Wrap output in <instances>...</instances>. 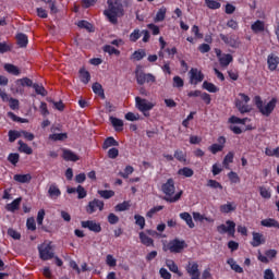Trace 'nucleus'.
Listing matches in <instances>:
<instances>
[{"mask_svg":"<svg viewBox=\"0 0 279 279\" xmlns=\"http://www.w3.org/2000/svg\"><path fill=\"white\" fill-rule=\"evenodd\" d=\"M104 14L109 23L117 25L119 19L125 14L123 3H121L120 0H108L107 9L104 11Z\"/></svg>","mask_w":279,"mask_h":279,"instance_id":"1","label":"nucleus"},{"mask_svg":"<svg viewBox=\"0 0 279 279\" xmlns=\"http://www.w3.org/2000/svg\"><path fill=\"white\" fill-rule=\"evenodd\" d=\"M162 193L167 196L165 197L166 202H170V204H173L175 202H179L180 197H182V191L175 193V183L173 182V179H168L166 183L161 186Z\"/></svg>","mask_w":279,"mask_h":279,"instance_id":"2","label":"nucleus"},{"mask_svg":"<svg viewBox=\"0 0 279 279\" xmlns=\"http://www.w3.org/2000/svg\"><path fill=\"white\" fill-rule=\"evenodd\" d=\"M254 100H255V105L257 106L259 112L264 117H269V114H271L274 112V110L276 109V104H278V100L276 98H272L268 102H263V99H260V96H256L254 98Z\"/></svg>","mask_w":279,"mask_h":279,"instance_id":"3","label":"nucleus"},{"mask_svg":"<svg viewBox=\"0 0 279 279\" xmlns=\"http://www.w3.org/2000/svg\"><path fill=\"white\" fill-rule=\"evenodd\" d=\"M135 107L144 114V117H149V110H154L156 102H151L137 96L135 97Z\"/></svg>","mask_w":279,"mask_h":279,"instance_id":"4","label":"nucleus"},{"mask_svg":"<svg viewBox=\"0 0 279 279\" xmlns=\"http://www.w3.org/2000/svg\"><path fill=\"white\" fill-rule=\"evenodd\" d=\"M184 247H186V242L184 240L174 239L168 244H163V252H171V254H180Z\"/></svg>","mask_w":279,"mask_h":279,"instance_id":"5","label":"nucleus"},{"mask_svg":"<svg viewBox=\"0 0 279 279\" xmlns=\"http://www.w3.org/2000/svg\"><path fill=\"white\" fill-rule=\"evenodd\" d=\"M239 97L235 100V107L238 108L239 112L241 114H245V112H252V107L247 104H250V96L245 94H239Z\"/></svg>","mask_w":279,"mask_h":279,"instance_id":"6","label":"nucleus"},{"mask_svg":"<svg viewBox=\"0 0 279 279\" xmlns=\"http://www.w3.org/2000/svg\"><path fill=\"white\" fill-rule=\"evenodd\" d=\"M39 257L41 260H51L53 258V247L51 242H45L38 246Z\"/></svg>","mask_w":279,"mask_h":279,"instance_id":"7","label":"nucleus"},{"mask_svg":"<svg viewBox=\"0 0 279 279\" xmlns=\"http://www.w3.org/2000/svg\"><path fill=\"white\" fill-rule=\"evenodd\" d=\"M217 232H219V234H229V236H234V233L236 232V223H234V221L227 220L226 225L217 227Z\"/></svg>","mask_w":279,"mask_h":279,"instance_id":"8","label":"nucleus"},{"mask_svg":"<svg viewBox=\"0 0 279 279\" xmlns=\"http://www.w3.org/2000/svg\"><path fill=\"white\" fill-rule=\"evenodd\" d=\"M135 77L140 86H143V84H154V82H156V76H154L151 73L145 74L144 72L136 71Z\"/></svg>","mask_w":279,"mask_h":279,"instance_id":"9","label":"nucleus"},{"mask_svg":"<svg viewBox=\"0 0 279 279\" xmlns=\"http://www.w3.org/2000/svg\"><path fill=\"white\" fill-rule=\"evenodd\" d=\"M97 210H104V202L95 198L94 201H90L86 206V213L88 215H93L94 213H97Z\"/></svg>","mask_w":279,"mask_h":279,"instance_id":"10","label":"nucleus"},{"mask_svg":"<svg viewBox=\"0 0 279 279\" xmlns=\"http://www.w3.org/2000/svg\"><path fill=\"white\" fill-rule=\"evenodd\" d=\"M199 82H204V74L202 73V71L192 68L190 70V84H194V86H197Z\"/></svg>","mask_w":279,"mask_h":279,"instance_id":"11","label":"nucleus"},{"mask_svg":"<svg viewBox=\"0 0 279 279\" xmlns=\"http://www.w3.org/2000/svg\"><path fill=\"white\" fill-rule=\"evenodd\" d=\"M82 228L90 230V232H101V225L95 220H86L81 222Z\"/></svg>","mask_w":279,"mask_h":279,"instance_id":"12","label":"nucleus"},{"mask_svg":"<svg viewBox=\"0 0 279 279\" xmlns=\"http://www.w3.org/2000/svg\"><path fill=\"white\" fill-rule=\"evenodd\" d=\"M223 147H226V137L220 136L218 137V144H213L211 146L208 147V149L213 154H219V151H223Z\"/></svg>","mask_w":279,"mask_h":279,"instance_id":"13","label":"nucleus"},{"mask_svg":"<svg viewBox=\"0 0 279 279\" xmlns=\"http://www.w3.org/2000/svg\"><path fill=\"white\" fill-rule=\"evenodd\" d=\"M220 38L226 45H229V47H233V48L239 47V38H236V36L220 34Z\"/></svg>","mask_w":279,"mask_h":279,"instance_id":"14","label":"nucleus"},{"mask_svg":"<svg viewBox=\"0 0 279 279\" xmlns=\"http://www.w3.org/2000/svg\"><path fill=\"white\" fill-rule=\"evenodd\" d=\"M23 81L19 78L11 85V93L13 95H23V93H25V89H23Z\"/></svg>","mask_w":279,"mask_h":279,"instance_id":"15","label":"nucleus"},{"mask_svg":"<svg viewBox=\"0 0 279 279\" xmlns=\"http://www.w3.org/2000/svg\"><path fill=\"white\" fill-rule=\"evenodd\" d=\"M48 195L51 197V199H58L62 195V192L60 191V187L56 183L50 184L48 189Z\"/></svg>","mask_w":279,"mask_h":279,"instance_id":"16","label":"nucleus"},{"mask_svg":"<svg viewBox=\"0 0 279 279\" xmlns=\"http://www.w3.org/2000/svg\"><path fill=\"white\" fill-rule=\"evenodd\" d=\"M260 226L264 228H277L279 230V222L274 218H266L260 221Z\"/></svg>","mask_w":279,"mask_h":279,"instance_id":"17","label":"nucleus"},{"mask_svg":"<svg viewBox=\"0 0 279 279\" xmlns=\"http://www.w3.org/2000/svg\"><path fill=\"white\" fill-rule=\"evenodd\" d=\"M265 243V238L263 236V233L253 232V241L251 242V245L253 247H258Z\"/></svg>","mask_w":279,"mask_h":279,"instance_id":"18","label":"nucleus"},{"mask_svg":"<svg viewBox=\"0 0 279 279\" xmlns=\"http://www.w3.org/2000/svg\"><path fill=\"white\" fill-rule=\"evenodd\" d=\"M13 180L20 184H29L32 182V174H15Z\"/></svg>","mask_w":279,"mask_h":279,"instance_id":"19","label":"nucleus"},{"mask_svg":"<svg viewBox=\"0 0 279 279\" xmlns=\"http://www.w3.org/2000/svg\"><path fill=\"white\" fill-rule=\"evenodd\" d=\"M140 240L143 245H146V247H154V239L149 238L147 233L140 232Z\"/></svg>","mask_w":279,"mask_h":279,"instance_id":"20","label":"nucleus"},{"mask_svg":"<svg viewBox=\"0 0 279 279\" xmlns=\"http://www.w3.org/2000/svg\"><path fill=\"white\" fill-rule=\"evenodd\" d=\"M180 219H182L183 221H185L186 226H189V228L193 229L195 228V222H193V217L191 216V214L184 211L181 213L179 215Z\"/></svg>","mask_w":279,"mask_h":279,"instance_id":"21","label":"nucleus"},{"mask_svg":"<svg viewBox=\"0 0 279 279\" xmlns=\"http://www.w3.org/2000/svg\"><path fill=\"white\" fill-rule=\"evenodd\" d=\"M279 58L276 54L268 56V68L270 71H276L278 69Z\"/></svg>","mask_w":279,"mask_h":279,"instance_id":"22","label":"nucleus"},{"mask_svg":"<svg viewBox=\"0 0 279 279\" xmlns=\"http://www.w3.org/2000/svg\"><path fill=\"white\" fill-rule=\"evenodd\" d=\"M186 271L190 276H199V265L195 262L189 263Z\"/></svg>","mask_w":279,"mask_h":279,"instance_id":"23","label":"nucleus"},{"mask_svg":"<svg viewBox=\"0 0 279 279\" xmlns=\"http://www.w3.org/2000/svg\"><path fill=\"white\" fill-rule=\"evenodd\" d=\"M63 158L70 162H77V160H80V157L69 149L63 150Z\"/></svg>","mask_w":279,"mask_h":279,"instance_id":"24","label":"nucleus"},{"mask_svg":"<svg viewBox=\"0 0 279 279\" xmlns=\"http://www.w3.org/2000/svg\"><path fill=\"white\" fill-rule=\"evenodd\" d=\"M236 210V204L228 202L220 206V213L228 215V213H234Z\"/></svg>","mask_w":279,"mask_h":279,"instance_id":"25","label":"nucleus"},{"mask_svg":"<svg viewBox=\"0 0 279 279\" xmlns=\"http://www.w3.org/2000/svg\"><path fill=\"white\" fill-rule=\"evenodd\" d=\"M111 124L113 125L116 132H121L123 130V120L119 118L111 117Z\"/></svg>","mask_w":279,"mask_h":279,"instance_id":"26","label":"nucleus"},{"mask_svg":"<svg viewBox=\"0 0 279 279\" xmlns=\"http://www.w3.org/2000/svg\"><path fill=\"white\" fill-rule=\"evenodd\" d=\"M19 151H21L22 154H27V156H31V154H34V150L32 149V147H29V145L25 144L23 141H19Z\"/></svg>","mask_w":279,"mask_h":279,"instance_id":"27","label":"nucleus"},{"mask_svg":"<svg viewBox=\"0 0 279 279\" xmlns=\"http://www.w3.org/2000/svg\"><path fill=\"white\" fill-rule=\"evenodd\" d=\"M4 70L7 71V73H10L11 75H21V70H19V68L14 64H4Z\"/></svg>","mask_w":279,"mask_h":279,"instance_id":"28","label":"nucleus"},{"mask_svg":"<svg viewBox=\"0 0 279 279\" xmlns=\"http://www.w3.org/2000/svg\"><path fill=\"white\" fill-rule=\"evenodd\" d=\"M218 60L220 62V66L226 68L230 65L233 58H232V54H222Z\"/></svg>","mask_w":279,"mask_h":279,"instance_id":"29","label":"nucleus"},{"mask_svg":"<svg viewBox=\"0 0 279 279\" xmlns=\"http://www.w3.org/2000/svg\"><path fill=\"white\" fill-rule=\"evenodd\" d=\"M80 80L83 84H88L90 82V73L84 68L80 70Z\"/></svg>","mask_w":279,"mask_h":279,"instance_id":"30","label":"nucleus"},{"mask_svg":"<svg viewBox=\"0 0 279 279\" xmlns=\"http://www.w3.org/2000/svg\"><path fill=\"white\" fill-rule=\"evenodd\" d=\"M194 173L193 169L189 167L181 168L178 171V175H183V178H193Z\"/></svg>","mask_w":279,"mask_h":279,"instance_id":"31","label":"nucleus"},{"mask_svg":"<svg viewBox=\"0 0 279 279\" xmlns=\"http://www.w3.org/2000/svg\"><path fill=\"white\" fill-rule=\"evenodd\" d=\"M203 88L208 93H219V87H217L215 84L207 81L203 83Z\"/></svg>","mask_w":279,"mask_h":279,"instance_id":"32","label":"nucleus"},{"mask_svg":"<svg viewBox=\"0 0 279 279\" xmlns=\"http://www.w3.org/2000/svg\"><path fill=\"white\" fill-rule=\"evenodd\" d=\"M227 263L231 267V269H233V271H235L236 274H243V268L240 267L239 264H236V260H234V258H229Z\"/></svg>","mask_w":279,"mask_h":279,"instance_id":"33","label":"nucleus"},{"mask_svg":"<svg viewBox=\"0 0 279 279\" xmlns=\"http://www.w3.org/2000/svg\"><path fill=\"white\" fill-rule=\"evenodd\" d=\"M109 147H119V142L114 137H108L102 145V149H108Z\"/></svg>","mask_w":279,"mask_h":279,"instance_id":"34","label":"nucleus"},{"mask_svg":"<svg viewBox=\"0 0 279 279\" xmlns=\"http://www.w3.org/2000/svg\"><path fill=\"white\" fill-rule=\"evenodd\" d=\"M166 266L168 267V269H170L172 271V274H178V276H182V272H180L178 270V265H175V262H173L171 259H167Z\"/></svg>","mask_w":279,"mask_h":279,"instance_id":"35","label":"nucleus"},{"mask_svg":"<svg viewBox=\"0 0 279 279\" xmlns=\"http://www.w3.org/2000/svg\"><path fill=\"white\" fill-rule=\"evenodd\" d=\"M19 206H21V198H15L12 203L7 205V210L14 213V210H19Z\"/></svg>","mask_w":279,"mask_h":279,"instance_id":"36","label":"nucleus"},{"mask_svg":"<svg viewBox=\"0 0 279 279\" xmlns=\"http://www.w3.org/2000/svg\"><path fill=\"white\" fill-rule=\"evenodd\" d=\"M16 40L20 47H27V43H28L27 35L20 33L16 36Z\"/></svg>","mask_w":279,"mask_h":279,"instance_id":"37","label":"nucleus"},{"mask_svg":"<svg viewBox=\"0 0 279 279\" xmlns=\"http://www.w3.org/2000/svg\"><path fill=\"white\" fill-rule=\"evenodd\" d=\"M259 195L264 199H271V190H269V187L259 186Z\"/></svg>","mask_w":279,"mask_h":279,"instance_id":"38","label":"nucleus"},{"mask_svg":"<svg viewBox=\"0 0 279 279\" xmlns=\"http://www.w3.org/2000/svg\"><path fill=\"white\" fill-rule=\"evenodd\" d=\"M251 28L253 29V32H255L256 34H258V32H264L265 31V23H263V21L257 20L252 26Z\"/></svg>","mask_w":279,"mask_h":279,"instance_id":"39","label":"nucleus"},{"mask_svg":"<svg viewBox=\"0 0 279 279\" xmlns=\"http://www.w3.org/2000/svg\"><path fill=\"white\" fill-rule=\"evenodd\" d=\"M98 195L104 199H110V197H114V191L112 190H99Z\"/></svg>","mask_w":279,"mask_h":279,"instance_id":"40","label":"nucleus"},{"mask_svg":"<svg viewBox=\"0 0 279 279\" xmlns=\"http://www.w3.org/2000/svg\"><path fill=\"white\" fill-rule=\"evenodd\" d=\"M146 56H147V53L145 52V50H136L135 52L132 53L131 59L136 60V61H141Z\"/></svg>","mask_w":279,"mask_h":279,"instance_id":"41","label":"nucleus"},{"mask_svg":"<svg viewBox=\"0 0 279 279\" xmlns=\"http://www.w3.org/2000/svg\"><path fill=\"white\" fill-rule=\"evenodd\" d=\"M247 121H250V119H247V118L240 119V118H236V117H234V116H232V117L229 119V123L240 124V125H245V123H247Z\"/></svg>","mask_w":279,"mask_h":279,"instance_id":"42","label":"nucleus"},{"mask_svg":"<svg viewBox=\"0 0 279 279\" xmlns=\"http://www.w3.org/2000/svg\"><path fill=\"white\" fill-rule=\"evenodd\" d=\"M33 88L35 89L37 95H41V97H47V89L43 85L34 84Z\"/></svg>","mask_w":279,"mask_h":279,"instance_id":"43","label":"nucleus"},{"mask_svg":"<svg viewBox=\"0 0 279 279\" xmlns=\"http://www.w3.org/2000/svg\"><path fill=\"white\" fill-rule=\"evenodd\" d=\"M141 36H142L141 29L136 28L130 34L129 39L131 43H136V40L141 38Z\"/></svg>","mask_w":279,"mask_h":279,"instance_id":"44","label":"nucleus"},{"mask_svg":"<svg viewBox=\"0 0 279 279\" xmlns=\"http://www.w3.org/2000/svg\"><path fill=\"white\" fill-rule=\"evenodd\" d=\"M205 3L209 10H219L221 8V3L215 0H205Z\"/></svg>","mask_w":279,"mask_h":279,"instance_id":"45","label":"nucleus"},{"mask_svg":"<svg viewBox=\"0 0 279 279\" xmlns=\"http://www.w3.org/2000/svg\"><path fill=\"white\" fill-rule=\"evenodd\" d=\"M162 208H165V206H162V205L155 206V207L150 208L147 211L146 217H148V219H151V217H154V215H156V213H160V210H162Z\"/></svg>","mask_w":279,"mask_h":279,"instance_id":"46","label":"nucleus"},{"mask_svg":"<svg viewBox=\"0 0 279 279\" xmlns=\"http://www.w3.org/2000/svg\"><path fill=\"white\" fill-rule=\"evenodd\" d=\"M104 51L106 53H109V56H119L121 53V51H119L118 49H116L114 47L110 46V45H106L104 47Z\"/></svg>","mask_w":279,"mask_h":279,"instance_id":"47","label":"nucleus"},{"mask_svg":"<svg viewBox=\"0 0 279 279\" xmlns=\"http://www.w3.org/2000/svg\"><path fill=\"white\" fill-rule=\"evenodd\" d=\"M134 173V167L132 166H126L123 172H120L119 175H121V178L128 179L130 178V175H132Z\"/></svg>","mask_w":279,"mask_h":279,"instance_id":"48","label":"nucleus"},{"mask_svg":"<svg viewBox=\"0 0 279 279\" xmlns=\"http://www.w3.org/2000/svg\"><path fill=\"white\" fill-rule=\"evenodd\" d=\"M134 219H135L136 226H138L141 230H144L145 229V217H143L141 215H135Z\"/></svg>","mask_w":279,"mask_h":279,"instance_id":"49","label":"nucleus"},{"mask_svg":"<svg viewBox=\"0 0 279 279\" xmlns=\"http://www.w3.org/2000/svg\"><path fill=\"white\" fill-rule=\"evenodd\" d=\"M174 158L179 160V162H186V154L182 150H175Z\"/></svg>","mask_w":279,"mask_h":279,"instance_id":"50","label":"nucleus"},{"mask_svg":"<svg viewBox=\"0 0 279 279\" xmlns=\"http://www.w3.org/2000/svg\"><path fill=\"white\" fill-rule=\"evenodd\" d=\"M66 133H53L49 135L50 141H64Z\"/></svg>","mask_w":279,"mask_h":279,"instance_id":"51","label":"nucleus"},{"mask_svg":"<svg viewBox=\"0 0 279 279\" xmlns=\"http://www.w3.org/2000/svg\"><path fill=\"white\" fill-rule=\"evenodd\" d=\"M130 208V203L129 202H123V203H120L116 206V211L117 213H123L125 210H129Z\"/></svg>","mask_w":279,"mask_h":279,"instance_id":"52","label":"nucleus"},{"mask_svg":"<svg viewBox=\"0 0 279 279\" xmlns=\"http://www.w3.org/2000/svg\"><path fill=\"white\" fill-rule=\"evenodd\" d=\"M207 186H209V189H219L220 191L223 190V185H221V183L213 179L207 181Z\"/></svg>","mask_w":279,"mask_h":279,"instance_id":"53","label":"nucleus"},{"mask_svg":"<svg viewBox=\"0 0 279 279\" xmlns=\"http://www.w3.org/2000/svg\"><path fill=\"white\" fill-rule=\"evenodd\" d=\"M21 131H9V141L10 143H14L16 138H21Z\"/></svg>","mask_w":279,"mask_h":279,"instance_id":"54","label":"nucleus"},{"mask_svg":"<svg viewBox=\"0 0 279 279\" xmlns=\"http://www.w3.org/2000/svg\"><path fill=\"white\" fill-rule=\"evenodd\" d=\"M76 193H77V199H84V197H86V195H88V193L82 185H78L76 187Z\"/></svg>","mask_w":279,"mask_h":279,"instance_id":"55","label":"nucleus"},{"mask_svg":"<svg viewBox=\"0 0 279 279\" xmlns=\"http://www.w3.org/2000/svg\"><path fill=\"white\" fill-rule=\"evenodd\" d=\"M9 102V108H11V110H19L20 108V102H19V99H15V98H10L8 100Z\"/></svg>","mask_w":279,"mask_h":279,"instance_id":"56","label":"nucleus"},{"mask_svg":"<svg viewBox=\"0 0 279 279\" xmlns=\"http://www.w3.org/2000/svg\"><path fill=\"white\" fill-rule=\"evenodd\" d=\"M166 14L167 11L165 9H160L155 16V23H160V21H165Z\"/></svg>","mask_w":279,"mask_h":279,"instance_id":"57","label":"nucleus"},{"mask_svg":"<svg viewBox=\"0 0 279 279\" xmlns=\"http://www.w3.org/2000/svg\"><path fill=\"white\" fill-rule=\"evenodd\" d=\"M78 27H81L82 29H87V32H93V24L86 22V21H80L77 23Z\"/></svg>","mask_w":279,"mask_h":279,"instance_id":"58","label":"nucleus"},{"mask_svg":"<svg viewBox=\"0 0 279 279\" xmlns=\"http://www.w3.org/2000/svg\"><path fill=\"white\" fill-rule=\"evenodd\" d=\"M173 87L174 88H183L184 87V80L180 76L173 77Z\"/></svg>","mask_w":279,"mask_h":279,"instance_id":"59","label":"nucleus"},{"mask_svg":"<svg viewBox=\"0 0 279 279\" xmlns=\"http://www.w3.org/2000/svg\"><path fill=\"white\" fill-rule=\"evenodd\" d=\"M234 160V154L233 153H228L223 159L222 165L226 166L228 169V166Z\"/></svg>","mask_w":279,"mask_h":279,"instance_id":"60","label":"nucleus"},{"mask_svg":"<svg viewBox=\"0 0 279 279\" xmlns=\"http://www.w3.org/2000/svg\"><path fill=\"white\" fill-rule=\"evenodd\" d=\"M106 264L108 265V267H117V258L109 254L106 257Z\"/></svg>","mask_w":279,"mask_h":279,"instance_id":"61","label":"nucleus"},{"mask_svg":"<svg viewBox=\"0 0 279 279\" xmlns=\"http://www.w3.org/2000/svg\"><path fill=\"white\" fill-rule=\"evenodd\" d=\"M92 88L96 95L104 96V88L101 87V84L95 83Z\"/></svg>","mask_w":279,"mask_h":279,"instance_id":"62","label":"nucleus"},{"mask_svg":"<svg viewBox=\"0 0 279 279\" xmlns=\"http://www.w3.org/2000/svg\"><path fill=\"white\" fill-rule=\"evenodd\" d=\"M108 222L111 226H114V225L119 223V216L114 215L113 213L109 214L108 215Z\"/></svg>","mask_w":279,"mask_h":279,"instance_id":"63","label":"nucleus"},{"mask_svg":"<svg viewBox=\"0 0 279 279\" xmlns=\"http://www.w3.org/2000/svg\"><path fill=\"white\" fill-rule=\"evenodd\" d=\"M19 158H20L19 154L13 153L9 155L8 160L9 162H11V165H16L19 162Z\"/></svg>","mask_w":279,"mask_h":279,"instance_id":"64","label":"nucleus"}]
</instances>
